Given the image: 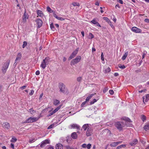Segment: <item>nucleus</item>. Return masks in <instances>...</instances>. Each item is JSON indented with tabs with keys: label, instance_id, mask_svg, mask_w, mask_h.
<instances>
[{
	"label": "nucleus",
	"instance_id": "nucleus-3",
	"mask_svg": "<svg viewBox=\"0 0 149 149\" xmlns=\"http://www.w3.org/2000/svg\"><path fill=\"white\" fill-rule=\"evenodd\" d=\"M10 62V60H8L4 64L2 69V71L3 73H5L6 72L8 68Z\"/></svg>",
	"mask_w": 149,
	"mask_h": 149
},
{
	"label": "nucleus",
	"instance_id": "nucleus-22",
	"mask_svg": "<svg viewBox=\"0 0 149 149\" xmlns=\"http://www.w3.org/2000/svg\"><path fill=\"white\" fill-rule=\"evenodd\" d=\"M82 128L84 131H85L87 129L89 128L88 124H87L84 125L83 126Z\"/></svg>",
	"mask_w": 149,
	"mask_h": 149
},
{
	"label": "nucleus",
	"instance_id": "nucleus-9",
	"mask_svg": "<svg viewBox=\"0 0 149 149\" xmlns=\"http://www.w3.org/2000/svg\"><path fill=\"white\" fill-rule=\"evenodd\" d=\"M29 15L27 13H26V11L25 10L24 13L22 17V21L24 23H25L26 22L27 19L28 18Z\"/></svg>",
	"mask_w": 149,
	"mask_h": 149
},
{
	"label": "nucleus",
	"instance_id": "nucleus-24",
	"mask_svg": "<svg viewBox=\"0 0 149 149\" xmlns=\"http://www.w3.org/2000/svg\"><path fill=\"white\" fill-rule=\"evenodd\" d=\"M128 54V52H126L124 55L123 56L122 59L124 61V60L127 57V56Z\"/></svg>",
	"mask_w": 149,
	"mask_h": 149
},
{
	"label": "nucleus",
	"instance_id": "nucleus-26",
	"mask_svg": "<svg viewBox=\"0 0 149 149\" xmlns=\"http://www.w3.org/2000/svg\"><path fill=\"white\" fill-rule=\"evenodd\" d=\"M123 120L128 122H132L131 120L129 118L127 117H123Z\"/></svg>",
	"mask_w": 149,
	"mask_h": 149
},
{
	"label": "nucleus",
	"instance_id": "nucleus-28",
	"mask_svg": "<svg viewBox=\"0 0 149 149\" xmlns=\"http://www.w3.org/2000/svg\"><path fill=\"white\" fill-rule=\"evenodd\" d=\"M141 118L143 122L146 120V117L143 115H141Z\"/></svg>",
	"mask_w": 149,
	"mask_h": 149
},
{
	"label": "nucleus",
	"instance_id": "nucleus-37",
	"mask_svg": "<svg viewBox=\"0 0 149 149\" xmlns=\"http://www.w3.org/2000/svg\"><path fill=\"white\" fill-rule=\"evenodd\" d=\"M47 10L48 12H49V13H53L54 11L53 10H52V9L49 6H48L47 7Z\"/></svg>",
	"mask_w": 149,
	"mask_h": 149
},
{
	"label": "nucleus",
	"instance_id": "nucleus-61",
	"mask_svg": "<svg viewBox=\"0 0 149 149\" xmlns=\"http://www.w3.org/2000/svg\"><path fill=\"white\" fill-rule=\"evenodd\" d=\"M34 139H33L32 140L30 139L29 141V143H31L33 142H34Z\"/></svg>",
	"mask_w": 149,
	"mask_h": 149
},
{
	"label": "nucleus",
	"instance_id": "nucleus-42",
	"mask_svg": "<svg viewBox=\"0 0 149 149\" xmlns=\"http://www.w3.org/2000/svg\"><path fill=\"white\" fill-rule=\"evenodd\" d=\"M27 45V42L26 41H24L23 42V44L22 46L23 48H24L25 46H26Z\"/></svg>",
	"mask_w": 149,
	"mask_h": 149
},
{
	"label": "nucleus",
	"instance_id": "nucleus-30",
	"mask_svg": "<svg viewBox=\"0 0 149 149\" xmlns=\"http://www.w3.org/2000/svg\"><path fill=\"white\" fill-rule=\"evenodd\" d=\"M118 145V143L116 142H113L110 144V146L111 147H115Z\"/></svg>",
	"mask_w": 149,
	"mask_h": 149
},
{
	"label": "nucleus",
	"instance_id": "nucleus-29",
	"mask_svg": "<svg viewBox=\"0 0 149 149\" xmlns=\"http://www.w3.org/2000/svg\"><path fill=\"white\" fill-rule=\"evenodd\" d=\"M28 112L33 114L36 112V111L33 110V108H31L29 110Z\"/></svg>",
	"mask_w": 149,
	"mask_h": 149
},
{
	"label": "nucleus",
	"instance_id": "nucleus-56",
	"mask_svg": "<svg viewBox=\"0 0 149 149\" xmlns=\"http://www.w3.org/2000/svg\"><path fill=\"white\" fill-rule=\"evenodd\" d=\"M87 145L86 144L84 143L82 145V147L84 148H85L86 147Z\"/></svg>",
	"mask_w": 149,
	"mask_h": 149
},
{
	"label": "nucleus",
	"instance_id": "nucleus-45",
	"mask_svg": "<svg viewBox=\"0 0 149 149\" xmlns=\"http://www.w3.org/2000/svg\"><path fill=\"white\" fill-rule=\"evenodd\" d=\"M147 53V52L145 51L143 52V54L142 56V59H143L144 58L145 56L146 55V54Z\"/></svg>",
	"mask_w": 149,
	"mask_h": 149
},
{
	"label": "nucleus",
	"instance_id": "nucleus-10",
	"mask_svg": "<svg viewBox=\"0 0 149 149\" xmlns=\"http://www.w3.org/2000/svg\"><path fill=\"white\" fill-rule=\"evenodd\" d=\"M4 129H9L10 127V125L9 123L6 122L3 123L2 125Z\"/></svg>",
	"mask_w": 149,
	"mask_h": 149
},
{
	"label": "nucleus",
	"instance_id": "nucleus-27",
	"mask_svg": "<svg viewBox=\"0 0 149 149\" xmlns=\"http://www.w3.org/2000/svg\"><path fill=\"white\" fill-rule=\"evenodd\" d=\"M59 101L57 100H54L53 104L55 105H57L59 103Z\"/></svg>",
	"mask_w": 149,
	"mask_h": 149
},
{
	"label": "nucleus",
	"instance_id": "nucleus-58",
	"mask_svg": "<svg viewBox=\"0 0 149 149\" xmlns=\"http://www.w3.org/2000/svg\"><path fill=\"white\" fill-rule=\"evenodd\" d=\"M58 20L61 21H63L64 20V19L62 17H59Z\"/></svg>",
	"mask_w": 149,
	"mask_h": 149
},
{
	"label": "nucleus",
	"instance_id": "nucleus-13",
	"mask_svg": "<svg viewBox=\"0 0 149 149\" xmlns=\"http://www.w3.org/2000/svg\"><path fill=\"white\" fill-rule=\"evenodd\" d=\"M70 126L71 127V128H75L77 129H79L80 128V126L77 125L76 124H72L70 125Z\"/></svg>",
	"mask_w": 149,
	"mask_h": 149
},
{
	"label": "nucleus",
	"instance_id": "nucleus-21",
	"mask_svg": "<svg viewBox=\"0 0 149 149\" xmlns=\"http://www.w3.org/2000/svg\"><path fill=\"white\" fill-rule=\"evenodd\" d=\"M37 14L38 16L41 17H43L44 16V15L42 11L38 10Z\"/></svg>",
	"mask_w": 149,
	"mask_h": 149
},
{
	"label": "nucleus",
	"instance_id": "nucleus-44",
	"mask_svg": "<svg viewBox=\"0 0 149 149\" xmlns=\"http://www.w3.org/2000/svg\"><path fill=\"white\" fill-rule=\"evenodd\" d=\"M55 113L53 111H49V113L48 114V116H51V115H52L53 114H54Z\"/></svg>",
	"mask_w": 149,
	"mask_h": 149
},
{
	"label": "nucleus",
	"instance_id": "nucleus-47",
	"mask_svg": "<svg viewBox=\"0 0 149 149\" xmlns=\"http://www.w3.org/2000/svg\"><path fill=\"white\" fill-rule=\"evenodd\" d=\"M54 124H51L50 125H49L48 128H47L48 129H50L52 128L54 126Z\"/></svg>",
	"mask_w": 149,
	"mask_h": 149
},
{
	"label": "nucleus",
	"instance_id": "nucleus-52",
	"mask_svg": "<svg viewBox=\"0 0 149 149\" xmlns=\"http://www.w3.org/2000/svg\"><path fill=\"white\" fill-rule=\"evenodd\" d=\"M26 86H22V87H20V88L21 90H23V89H25L26 88Z\"/></svg>",
	"mask_w": 149,
	"mask_h": 149
},
{
	"label": "nucleus",
	"instance_id": "nucleus-33",
	"mask_svg": "<svg viewBox=\"0 0 149 149\" xmlns=\"http://www.w3.org/2000/svg\"><path fill=\"white\" fill-rule=\"evenodd\" d=\"M62 106V105H60L57 107H56L54 110H53V111L54 113H55L57 111H58L59 109Z\"/></svg>",
	"mask_w": 149,
	"mask_h": 149
},
{
	"label": "nucleus",
	"instance_id": "nucleus-18",
	"mask_svg": "<svg viewBox=\"0 0 149 149\" xmlns=\"http://www.w3.org/2000/svg\"><path fill=\"white\" fill-rule=\"evenodd\" d=\"M149 100V94H146L145 97H143V101L144 102V101L146 102Z\"/></svg>",
	"mask_w": 149,
	"mask_h": 149
},
{
	"label": "nucleus",
	"instance_id": "nucleus-19",
	"mask_svg": "<svg viewBox=\"0 0 149 149\" xmlns=\"http://www.w3.org/2000/svg\"><path fill=\"white\" fill-rule=\"evenodd\" d=\"M22 54L20 53H19L17 55V57L15 59V62H17L18 61H19L22 57Z\"/></svg>",
	"mask_w": 149,
	"mask_h": 149
},
{
	"label": "nucleus",
	"instance_id": "nucleus-36",
	"mask_svg": "<svg viewBox=\"0 0 149 149\" xmlns=\"http://www.w3.org/2000/svg\"><path fill=\"white\" fill-rule=\"evenodd\" d=\"M64 148H65L66 149H78L77 148H73L69 146H64Z\"/></svg>",
	"mask_w": 149,
	"mask_h": 149
},
{
	"label": "nucleus",
	"instance_id": "nucleus-51",
	"mask_svg": "<svg viewBox=\"0 0 149 149\" xmlns=\"http://www.w3.org/2000/svg\"><path fill=\"white\" fill-rule=\"evenodd\" d=\"M109 93L111 95H112L114 93V91L112 90H110L109 91Z\"/></svg>",
	"mask_w": 149,
	"mask_h": 149
},
{
	"label": "nucleus",
	"instance_id": "nucleus-14",
	"mask_svg": "<svg viewBox=\"0 0 149 149\" xmlns=\"http://www.w3.org/2000/svg\"><path fill=\"white\" fill-rule=\"evenodd\" d=\"M56 149H63V145L60 143H58L56 145Z\"/></svg>",
	"mask_w": 149,
	"mask_h": 149
},
{
	"label": "nucleus",
	"instance_id": "nucleus-40",
	"mask_svg": "<svg viewBox=\"0 0 149 149\" xmlns=\"http://www.w3.org/2000/svg\"><path fill=\"white\" fill-rule=\"evenodd\" d=\"M97 101V100L94 99L92 101H91L90 102V104L91 105L94 103L95 102Z\"/></svg>",
	"mask_w": 149,
	"mask_h": 149
},
{
	"label": "nucleus",
	"instance_id": "nucleus-23",
	"mask_svg": "<svg viewBox=\"0 0 149 149\" xmlns=\"http://www.w3.org/2000/svg\"><path fill=\"white\" fill-rule=\"evenodd\" d=\"M95 94V93H93L90 94L86 99V101H88L90 99H91Z\"/></svg>",
	"mask_w": 149,
	"mask_h": 149
},
{
	"label": "nucleus",
	"instance_id": "nucleus-34",
	"mask_svg": "<svg viewBox=\"0 0 149 149\" xmlns=\"http://www.w3.org/2000/svg\"><path fill=\"white\" fill-rule=\"evenodd\" d=\"M103 19H104V20H105L108 23H111V21H110V20L107 17H103Z\"/></svg>",
	"mask_w": 149,
	"mask_h": 149
},
{
	"label": "nucleus",
	"instance_id": "nucleus-39",
	"mask_svg": "<svg viewBox=\"0 0 149 149\" xmlns=\"http://www.w3.org/2000/svg\"><path fill=\"white\" fill-rule=\"evenodd\" d=\"M88 37L89 39H92L94 37V36L92 33H89L88 35Z\"/></svg>",
	"mask_w": 149,
	"mask_h": 149
},
{
	"label": "nucleus",
	"instance_id": "nucleus-32",
	"mask_svg": "<svg viewBox=\"0 0 149 149\" xmlns=\"http://www.w3.org/2000/svg\"><path fill=\"white\" fill-rule=\"evenodd\" d=\"M126 147V145L125 144H122L119 146H118L116 148V149H119L121 148H125Z\"/></svg>",
	"mask_w": 149,
	"mask_h": 149
},
{
	"label": "nucleus",
	"instance_id": "nucleus-63",
	"mask_svg": "<svg viewBox=\"0 0 149 149\" xmlns=\"http://www.w3.org/2000/svg\"><path fill=\"white\" fill-rule=\"evenodd\" d=\"M144 21L147 23H149V19H146L144 20Z\"/></svg>",
	"mask_w": 149,
	"mask_h": 149
},
{
	"label": "nucleus",
	"instance_id": "nucleus-54",
	"mask_svg": "<svg viewBox=\"0 0 149 149\" xmlns=\"http://www.w3.org/2000/svg\"><path fill=\"white\" fill-rule=\"evenodd\" d=\"M81 77H78L77 78V80L78 82L80 81H81Z\"/></svg>",
	"mask_w": 149,
	"mask_h": 149
},
{
	"label": "nucleus",
	"instance_id": "nucleus-57",
	"mask_svg": "<svg viewBox=\"0 0 149 149\" xmlns=\"http://www.w3.org/2000/svg\"><path fill=\"white\" fill-rule=\"evenodd\" d=\"M87 102V101H86V100L85 101L83 102L81 105V107H83L84 106V104L86 103Z\"/></svg>",
	"mask_w": 149,
	"mask_h": 149
},
{
	"label": "nucleus",
	"instance_id": "nucleus-7",
	"mask_svg": "<svg viewBox=\"0 0 149 149\" xmlns=\"http://www.w3.org/2000/svg\"><path fill=\"white\" fill-rule=\"evenodd\" d=\"M35 22L38 25V28H40L42 26V21L41 19H38L35 20Z\"/></svg>",
	"mask_w": 149,
	"mask_h": 149
},
{
	"label": "nucleus",
	"instance_id": "nucleus-38",
	"mask_svg": "<svg viewBox=\"0 0 149 149\" xmlns=\"http://www.w3.org/2000/svg\"><path fill=\"white\" fill-rule=\"evenodd\" d=\"M118 66L119 68L122 69H124L126 68L125 66L123 65L119 64Z\"/></svg>",
	"mask_w": 149,
	"mask_h": 149
},
{
	"label": "nucleus",
	"instance_id": "nucleus-62",
	"mask_svg": "<svg viewBox=\"0 0 149 149\" xmlns=\"http://www.w3.org/2000/svg\"><path fill=\"white\" fill-rule=\"evenodd\" d=\"M40 74V72L39 70L37 71L36 72V74L37 75H39Z\"/></svg>",
	"mask_w": 149,
	"mask_h": 149
},
{
	"label": "nucleus",
	"instance_id": "nucleus-60",
	"mask_svg": "<svg viewBox=\"0 0 149 149\" xmlns=\"http://www.w3.org/2000/svg\"><path fill=\"white\" fill-rule=\"evenodd\" d=\"M109 24L111 26V27L113 28V29L114 28V26L112 24V22H111V23H109Z\"/></svg>",
	"mask_w": 149,
	"mask_h": 149
},
{
	"label": "nucleus",
	"instance_id": "nucleus-11",
	"mask_svg": "<svg viewBox=\"0 0 149 149\" xmlns=\"http://www.w3.org/2000/svg\"><path fill=\"white\" fill-rule=\"evenodd\" d=\"M132 29V31L136 33H141L142 31L141 29L136 27H133Z\"/></svg>",
	"mask_w": 149,
	"mask_h": 149
},
{
	"label": "nucleus",
	"instance_id": "nucleus-43",
	"mask_svg": "<svg viewBox=\"0 0 149 149\" xmlns=\"http://www.w3.org/2000/svg\"><path fill=\"white\" fill-rule=\"evenodd\" d=\"M49 59L50 58L49 57H46L45 59L43 60H45V61H46V63H47L48 62H49Z\"/></svg>",
	"mask_w": 149,
	"mask_h": 149
},
{
	"label": "nucleus",
	"instance_id": "nucleus-5",
	"mask_svg": "<svg viewBox=\"0 0 149 149\" xmlns=\"http://www.w3.org/2000/svg\"><path fill=\"white\" fill-rule=\"evenodd\" d=\"M38 119V118L31 117L27 119L25 122L26 123H33L37 121Z\"/></svg>",
	"mask_w": 149,
	"mask_h": 149
},
{
	"label": "nucleus",
	"instance_id": "nucleus-12",
	"mask_svg": "<svg viewBox=\"0 0 149 149\" xmlns=\"http://www.w3.org/2000/svg\"><path fill=\"white\" fill-rule=\"evenodd\" d=\"M90 22L92 23L93 24L96 25V26H98L101 27V26L97 22L95 19H94L93 20L91 21Z\"/></svg>",
	"mask_w": 149,
	"mask_h": 149
},
{
	"label": "nucleus",
	"instance_id": "nucleus-20",
	"mask_svg": "<svg viewBox=\"0 0 149 149\" xmlns=\"http://www.w3.org/2000/svg\"><path fill=\"white\" fill-rule=\"evenodd\" d=\"M71 136L72 138L74 139H76L77 138V133L75 132L72 133L71 134Z\"/></svg>",
	"mask_w": 149,
	"mask_h": 149
},
{
	"label": "nucleus",
	"instance_id": "nucleus-55",
	"mask_svg": "<svg viewBox=\"0 0 149 149\" xmlns=\"http://www.w3.org/2000/svg\"><path fill=\"white\" fill-rule=\"evenodd\" d=\"M101 59L102 61H104V55L103 54V53L102 52V54H101Z\"/></svg>",
	"mask_w": 149,
	"mask_h": 149
},
{
	"label": "nucleus",
	"instance_id": "nucleus-48",
	"mask_svg": "<svg viewBox=\"0 0 149 149\" xmlns=\"http://www.w3.org/2000/svg\"><path fill=\"white\" fill-rule=\"evenodd\" d=\"M53 14L54 17L58 19L59 17L57 15L54 13H54Z\"/></svg>",
	"mask_w": 149,
	"mask_h": 149
},
{
	"label": "nucleus",
	"instance_id": "nucleus-35",
	"mask_svg": "<svg viewBox=\"0 0 149 149\" xmlns=\"http://www.w3.org/2000/svg\"><path fill=\"white\" fill-rule=\"evenodd\" d=\"M50 27L51 30L53 31H54L55 29V28L53 24V23H52L50 24Z\"/></svg>",
	"mask_w": 149,
	"mask_h": 149
},
{
	"label": "nucleus",
	"instance_id": "nucleus-41",
	"mask_svg": "<svg viewBox=\"0 0 149 149\" xmlns=\"http://www.w3.org/2000/svg\"><path fill=\"white\" fill-rule=\"evenodd\" d=\"M17 141V139L15 138H12L10 141L12 142H15Z\"/></svg>",
	"mask_w": 149,
	"mask_h": 149
},
{
	"label": "nucleus",
	"instance_id": "nucleus-6",
	"mask_svg": "<svg viewBox=\"0 0 149 149\" xmlns=\"http://www.w3.org/2000/svg\"><path fill=\"white\" fill-rule=\"evenodd\" d=\"M78 50L79 49L77 48L76 49H75L74 51L71 54L70 56L68 58V60H70L71 59H72L78 53Z\"/></svg>",
	"mask_w": 149,
	"mask_h": 149
},
{
	"label": "nucleus",
	"instance_id": "nucleus-64",
	"mask_svg": "<svg viewBox=\"0 0 149 149\" xmlns=\"http://www.w3.org/2000/svg\"><path fill=\"white\" fill-rule=\"evenodd\" d=\"M47 149H54V148L53 146H50L47 148Z\"/></svg>",
	"mask_w": 149,
	"mask_h": 149
},
{
	"label": "nucleus",
	"instance_id": "nucleus-4",
	"mask_svg": "<svg viewBox=\"0 0 149 149\" xmlns=\"http://www.w3.org/2000/svg\"><path fill=\"white\" fill-rule=\"evenodd\" d=\"M81 59V57L80 56H77L75 59L72 60L70 62L71 65H74L79 63Z\"/></svg>",
	"mask_w": 149,
	"mask_h": 149
},
{
	"label": "nucleus",
	"instance_id": "nucleus-31",
	"mask_svg": "<svg viewBox=\"0 0 149 149\" xmlns=\"http://www.w3.org/2000/svg\"><path fill=\"white\" fill-rule=\"evenodd\" d=\"M72 6H73L74 7L75 6H78L79 7L80 5L77 2H73L72 3Z\"/></svg>",
	"mask_w": 149,
	"mask_h": 149
},
{
	"label": "nucleus",
	"instance_id": "nucleus-16",
	"mask_svg": "<svg viewBox=\"0 0 149 149\" xmlns=\"http://www.w3.org/2000/svg\"><path fill=\"white\" fill-rule=\"evenodd\" d=\"M92 132V130L91 128H88L86 132V136H88L91 135Z\"/></svg>",
	"mask_w": 149,
	"mask_h": 149
},
{
	"label": "nucleus",
	"instance_id": "nucleus-25",
	"mask_svg": "<svg viewBox=\"0 0 149 149\" xmlns=\"http://www.w3.org/2000/svg\"><path fill=\"white\" fill-rule=\"evenodd\" d=\"M143 128L146 131L148 130L149 129V123H146L144 126Z\"/></svg>",
	"mask_w": 149,
	"mask_h": 149
},
{
	"label": "nucleus",
	"instance_id": "nucleus-1",
	"mask_svg": "<svg viewBox=\"0 0 149 149\" xmlns=\"http://www.w3.org/2000/svg\"><path fill=\"white\" fill-rule=\"evenodd\" d=\"M58 88L59 89V92L64 94L68 93L67 88L66 87L65 85L62 83H59L58 85Z\"/></svg>",
	"mask_w": 149,
	"mask_h": 149
},
{
	"label": "nucleus",
	"instance_id": "nucleus-8",
	"mask_svg": "<svg viewBox=\"0 0 149 149\" xmlns=\"http://www.w3.org/2000/svg\"><path fill=\"white\" fill-rule=\"evenodd\" d=\"M50 143V140L49 139H46L42 141L41 143V144L40 145V147L41 148H43L44 146H45V145L47 144H49Z\"/></svg>",
	"mask_w": 149,
	"mask_h": 149
},
{
	"label": "nucleus",
	"instance_id": "nucleus-2",
	"mask_svg": "<svg viewBox=\"0 0 149 149\" xmlns=\"http://www.w3.org/2000/svg\"><path fill=\"white\" fill-rule=\"evenodd\" d=\"M115 125L116 127L120 131L125 126V124L122 122H117L115 123Z\"/></svg>",
	"mask_w": 149,
	"mask_h": 149
},
{
	"label": "nucleus",
	"instance_id": "nucleus-46",
	"mask_svg": "<svg viewBox=\"0 0 149 149\" xmlns=\"http://www.w3.org/2000/svg\"><path fill=\"white\" fill-rule=\"evenodd\" d=\"M105 72L107 73L110 72L111 71V69L109 67H108L105 70Z\"/></svg>",
	"mask_w": 149,
	"mask_h": 149
},
{
	"label": "nucleus",
	"instance_id": "nucleus-53",
	"mask_svg": "<svg viewBox=\"0 0 149 149\" xmlns=\"http://www.w3.org/2000/svg\"><path fill=\"white\" fill-rule=\"evenodd\" d=\"M108 88L107 87L105 88L103 90V92L104 93H105L107 91H108Z\"/></svg>",
	"mask_w": 149,
	"mask_h": 149
},
{
	"label": "nucleus",
	"instance_id": "nucleus-50",
	"mask_svg": "<svg viewBox=\"0 0 149 149\" xmlns=\"http://www.w3.org/2000/svg\"><path fill=\"white\" fill-rule=\"evenodd\" d=\"M91 144L89 143L87 145L86 147L88 149H89L91 148Z\"/></svg>",
	"mask_w": 149,
	"mask_h": 149
},
{
	"label": "nucleus",
	"instance_id": "nucleus-59",
	"mask_svg": "<svg viewBox=\"0 0 149 149\" xmlns=\"http://www.w3.org/2000/svg\"><path fill=\"white\" fill-rule=\"evenodd\" d=\"M146 91V89H143V90H141V91H139V93H142L143 92H145Z\"/></svg>",
	"mask_w": 149,
	"mask_h": 149
},
{
	"label": "nucleus",
	"instance_id": "nucleus-17",
	"mask_svg": "<svg viewBox=\"0 0 149 149\" xmlns=\"http://www.w3.org/2000/svg\"><path fill=\"white\" fill-rule=\"evenodd\" d=\"M47 63L45 61V60H43L40 65V67L43 69H44L46 66V64Z\"/></svg>",
	"mask_w": 149,
	"mask_h": 149
},
{
	"label": "nucleus",
	"instance_id": "nucleus-15",
	"mask_svg": "<svg viewBox=\"0 0 149 149\" xmlns=\"http://www.w3.org/2000/svg\"><path fill=\"white\" fill-rule=\"evenodd\" d=\"M138 140L137 139H134L132 141L130 142L129 144L131 146H134L137 143Z\"/></svg>",
	"mask_w": 149,
	"mask_h": 149
},
{
	"label": "nucleus",
	"instance_id": "nucleus-49",
	"mask_svg": "<svg viewBox=\"0 0 149 149\" xmlns=\"http://www.w3.org/2000/svg\"><path fill=\"white\" fill-rule=\"evenodd\" d=\"M34 93V91L33 90H31V92L29 93V95L31 96Z\"/></svg>",
	"mask_w": 149,
	"mask_h": 149
}]
</instances>
